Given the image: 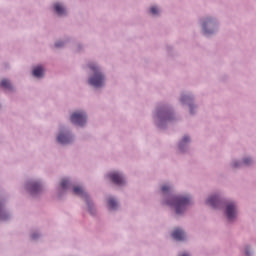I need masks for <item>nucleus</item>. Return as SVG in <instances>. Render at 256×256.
<instances>
[{"mask_svg":"<svg viewBox=\"0 0 256 256\" xmlns=\"http://www.w3.org/2000/svg\"><path fill=\"white\" fill-rule=\"evenodd\" d=\"M191 203V198L185 196L172 197L171 201L167 202V205H172L176 208L177 215H181L187 208V205Z\"/></svg>","mask_w":256,"mask_h":256,"instance_id":"nucleus-1","label":"nucleus"},{"mask_svg":"<svg viewBox=\"0 0 256 256\" xmlns=\"http://www.w3.org/2000/svg\"><path fill=\"white\" fill-rule=\"evenodd\" d=\"M90 69L94 72V76H92L89 79V83L93 87H102V85L105 81V77L103 76V74L101 72H99V68L97 66H95L94 64H90Z\"/></svg>","mask_w":256,"mask_h":256,"instance_id":"nucleus-2","label":"nucleus"},{"mask_svg":"<svg viewBox=\"0 0 256 256\" xmlns=\"http://www.w3.org/2000/svg\"><path fill=\"white\" fill-rule=\"evenodd\" d=\"M73 193H74V195H79V197H83V199H85V201L88 205L89 212L91 213V215H93V208L91 206V202L89 201V196L87 195V192H85L83 187L75 186L73 188Z\"/></svg>","mask_w":256,"mask_h":256,"instance_id":"nucleus-3","label":"nucleus"},{"mask_svg":"<svg viewBox=\"0 0 256 256\" xmlns=\"http://www.w3.org/2000/svg\"><path fill=\"white\" fill-rule=\"evenodd\" d=\"M71 122L74 123V125L83 127L84 123H87V115H85L84 112H75L71 115Z\"/></svg>","mask_w":256,"mask_h":256,"instance_id":"nucleus-4","label":"nucleus"},{"mask_svg":"<svg viewBox=\"0 0 256 256\" xmlns=\"http://www.w3.org/2000/svg\"><path fill=\"white\" fill-rule=\"evenodd\" d=\"M226 217L229 221H233L237 217V206L231 202L226 205Z\"/></svg>","mask_w":256,"mask_h":256,"instance_id":"nucleus-5","label":"nucleus"},{"mask_svg":"<svg viewBox=\"0 0 256 256\" xmlns=\"http://www.w3.org/2000/svg\"><path fill=\"white\" fill-rule=\"evenodd\" d=\"M108 178L110 181H112V183H115V185H123V183H125V179L118 172L109 173Z\"/></svg>","mask_w":256,"mask_h":256,"instance_id":"nucleus-6","label":"nucleus"},{"mask_svg":"<svg viewBox=\"0 0 256 256\" xmlns=\"http://www.w3.org/2000/svg\"><path fill=\"white\" fill-rule=\"evenodd\" d=\"M27 189L30 193H39L41 191V184L38 182H30L27 184Z\"/></svg>","mask_w":256,"mask_h":256,"instance_id":"nucleus-7","label":"nucleus"},{"mask_svg":"<svg viewBox=\"0 0 256 256\" xmlns=\"http://www.w3.org/2000/svg\"><path fill=\"white\" fill-rule=\"evenodd\" d=\"M172 237L176 241H183V239H185V232L183 230L179 229V228H176L172 232Z\"/></svg>","mask_w":256,"mask_h":256,"instance_id":"nucleus-8","label":"nucleus"},{"mask_svg":"<svg viewBox=\"0 0 256 256\" xmlns=\"http://www.w3.org/2000/svg\"><path fill=\"white\" fill-rule=\"evenodd\" d=\"M71 136L69 134H63V133H60L57 137V141L58 143H61L62 145H67V143H71Z\"/></svg>","mask_w":256,"mask_h":256,"instance_id":"nucleus-9","label":"nucleus"},{"mask_svg":"<svg viewBox=\"0 0 256 256\" xmlns=\"http://www.w3.org/2000/svg\"><path fill=\"white\" fill-rule=\"evenodd\" d=\"M207 205H210V207H214V209H217V207L221 205V200H219L218 196H211L207 200Z\"/></svg>","mask_w":256,"mask_h":256,"instance_id":"nucleus-10","label":"nucleus"},{"mask_svg":"<svg viewBox=\"0 0 256 256\" xmlns=\"http://www.w3.org/2000/svg\"><path fill=\"white\" fill-rule=\"evenodd\" d=\"M54 10L57 13V15H65L66 11H65V7H63V5H61L60 3H55L54 4Z\"/></svg>","mask_w":256,"mask_h":256,"instance_id":"nucleus-11","label":"nucleus"},{"mask_svg":"<svg viewBox=\"0 0 256 256\" xmlns=\"http://www.w3.org/2000/svg\"><path fill=\"white\" fill-rule=\"evenodd\" d=\"M44 69L42 66L35 67L33 70L34 77H43Z\"/></svg>","mask_w":256,"mask_h":256,"instance_id":"nucleus-12","label":"nucleus"},{"mask_svg":"<svg viewBox=\"0 0 256 256\" xmlns=\"http://www.w3.org/2000/svg\"><path fill=\"white\" fill-rule=\"evenodd\" d=\"M1 87L4 89H11V82L7 79H3L0 83Z\"/></svg>","mask_w":256,"mask_h":256,"instance_id":"nucleus-13","label":"nucleus"},{"mask_svg":"<svg viewBox=\"0 0 256 256\" xmlns=\"http://www.w3.org/2000/svg\"><path fill=\"white\" fill-rule=\"evenodd\" d=\"M108 207H110V209H117V201H115L113 198H110L108 200Z\"/></svg>","mask_w":256,"mask_h":256,"instance_id":"nucleus-14","label":"nucleus"},{"mask_svg":"<svg viewBox=\"0 0 256 256\" xmlns=\"http://www.w3.org/2000/svg\"><path fill=\"white\" fill-rule=\"evenodd\" d=\"M189 143V136H184L182 141L179 144V149H183V146Z\"/></svg>","mask_w":256,"mask_h":256,"instance_id":"nucleus-15","label":"nucleus"},{"mask_svg":"<svg viewBox=\"0 0 256 256\" xmlns=\"http://www.w3.org/2000/svg\"><path fill=\"white\" fill-rule=\"evenodd\" d=\"M7 219V215L5 214V211L3 210V206L0 204V220H5Z\"/></svg>","mask_w":256,"mask_h":256,"instance_id":"nucleus-16","label":"nucleus"},{"mask_svg":"<svg viewBox=\"0 0 256 256\" xmlns=\"http://www.w3.org/2000/svg\"><path fill=\"white\" fill-rule=\"evenodd\" d=\"M61 187H62V189H67V187H69V180L63 179L61 181Z\"/></svg>","mask_w":256,"mask_h":256,"instance_id":"nucleus-17","label":"nucleus"},{"mask_svg":"<svg viewBox=\"0 0 256 256\" xmlns=\"http://www.w3.org/2000/svg\"><path fill=\"white\" fill-rule=\"evenodd\" d=\"M150 13H152V15H157L159 13V9L155 6H152L150 8Z\"/></svg>","mask_w":256,"mask_h":256,"instance_id":"nucleus-18","label":"nucleus"},{"mask_svg":"<svg viewBox=\"0 0 256 256\" xmlns=\"http://www.w3.org/2000/svg\"><path fill=\"white\" fill-rule=\"evenodd\" d=\"M168 191H171V187H169L167 185L162 186V192L163 193H167Z\"/></svg>","mask_w":256,"mask_h":256,"instance_id":"nucleus-19","label":"nucleus"},{"mask_svg":"<svg viewBox=\"0 0 256 256\" xmlns=\"http://www.w3.org/2000/svg\"><path fill=\"white\" fill-rule=\"evenodd\" d=\"M243 163H244V165H251L252 160H251V158H245Z\"/></svg>","mask_w":256,"mask_h":256,"instance_id":"nucleus-20","label":"nucleus"},{"mask_svg":"<svg viewBox=\"0 0 256 256\" xmlns=\"http://www.w3.org/2000/svg\"><path fill=\"white\" fill-rule=\"evenodd\" d=\"M203 30H204V33L207 35V33H210L209 31H207V22H204L203 23Z\"/></svg>","mask_w":256,"mask_h":256,"instance_id":"nucleus-21","label":"nucleus"},{"mask_svg":"<svg viewBox=\"0 0 256 256\" xmlns=\"http://www.w3.org/2000/svg\"><path fill=\"white\" fill-rule=\"evenodd\" d=\"M56 47H63V42H58L55 44Z\"/></svg>","mask_w":256,"mask_h":256,"instance_id":"nucleus-22","label":"nucleus"},{"mask_svg":"<svg viewBox=\"0 0 256 256\" xmlns=\"http://www.w3.org/2000/svg\"><path fill=\"white\" fill-rule=\"evenodd\" d=\"M39 237V235L37 234H32V239H37Z\"/></svg>","mask_w":256,"mask_h":256,"instance_id":"nucleus-23","label":"nucleus"},{"mask_svg":"<svg viewBox=\"0 0 256 256\" xmlns=\"http://www.w3.org/2000/svg\"><path fill=\"white\" fill-rule=\"evenodd\" d=\"M238 166H239V164H237V163L234 164V167H238Z\"/></svg>","mask_w":256,"mask_h":256,"instance_id":"nucleus-24","label":"nucleus"},{"mask_svg":"<svg viewBox=\"0 0 256 256\" xmlns=\"http://www.w3.org/2000/svg\"><path fill=\"white\" fill-rule=\"evenodd\" d=\"M246 255H248V256H249V250H246Z\"/></svg>","mask_w":256,"mask_h":256,"instance_id":"nucleus-25","label":"nucleus"},{"mask_svg":"<svg viewBox=\"0 0 256 256\" xmlns=\"http://www.w3.org/2000/svg\"><path fill=\"white\" fill-rule=\"evenodd\" d=\"M182 101H185V97H182Z\"/></svg>","mask_w":256,"mask_h":256,"instance_id":"nucleus-26","label":"nucleus"}]
</instances>
